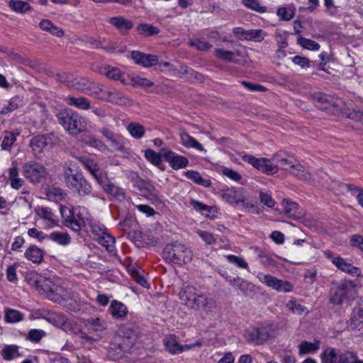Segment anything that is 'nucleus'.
Listing matches in <instances>:
<instances>
[{
	"label": "nucleus",
	"mask_w": 363,
	"mask_h": 363,
	"mask_svg": "<svg viewBox=\"0 0 363 363\" xmlns=\"http://www.w3.org/2000/svg\"><path fill=\"white\" fill-rule=\"evenodd\" d=\"M181 302L188 308L199 311L202 308L204 311H211L216 308V301L208 298L206 294L199 291L193 286H186L179 292Z\"/></svg>",
	"instance_id": "f257e3e1"
},
{
	"label": "nucleus",
	"mask_w": 363,
	"mask_h": 363,
	"mask_svg": "<svg viewBox=\"0 0 363 363\" xmlns=\"http://www.w3.org/2000/svg\"><path fill=\"white\" fill-rule=\"evenodd\" d=\"M57 118L64 129L72 135L81 133L87 125L86 119L81 114L70 108L61 110Z\"/></svg>",
	"instance_id": "f03ea898"
},
{
	"label": "nucleus",
	"mask_w": 363,
	"mask_h": 363,
	"mask_svg": "<svg viewBox=\"0 0 363 363\" xmlns=\"http://www.w3.org/2000/svg\"><path fill=\"white\" fill-rule=\"evenodd\" d=\"M43 318L50 323L62 329L67 333L81 335L82 338L89 339L82 331L81 326L74 320L68 318L66 315L53 312L45 311Z\"/></svg>",
	"instance_id": "7ed1b4c3"
},
{
	"label": "nucleus",
	"mask_w": 363,
	"mask_h": 363,
	"mask_svg": "<svg viewBox=\"0 0 363 363\" xmlns=\"http://www.w3.org/2000/svg\"><path fill=\"white\" fill-rule=\"evenodd\" d=\"M64 179L66 186L81 196L89 195L91 192V186L87 180L69 166L65 167Z\"/></svg>",
	"instance_id": "20e7f679"
},
{
	"label": "nucleus",
	"mask_w": 363,
	"mask_h": 363,
	"mask_svg": "<svg viewBox=\"0 0 363 363\" xmlns=\"http://www.w3.org/2000/svg\"><path fill=\"white\" fill-rule=\"evenodd\" d=\"M163 255L167 260L177 264H186L192 259L191 250L186 245L177 242L167 245Z\"/></svg>",
	"instance_id": "39448f33"
},
{
	"label": "nucleus",
	"mask_w": 363,
	"mask_h": 363,
	"mask_svg": "<svg viewBox=\"0 0 363 363\" xmlns=\"http://www.w3.org/2000/svg\"><path fill=\"white\" fill-rule=\"evenodd\" d=\"M355 294V286L350 280H342L333 284L329 302L333 305H341L344 301L352 298Z\"/></svg>",
	"instance_id": "423d86ee"
},
{
	"label": "nucleus",
	"mask_w": 363,
	"mask_h": 363,
	"mask_svg": "<svg viewBox=\"0 0 363 363\" xmlns=\"http://www.w3.org/2000/svg\"><path fill=\"white\" fill-rule=\"evenodd\" d=\"M99 132L108 141L111 152H119L124 157L129 154L130 143L123 136L114 133L107 128H101Z\"/></svg>",
	"instance_id": "0eeeda50"
},
{
	"label": "nucleus",
	"mask_w": 363,
	"mask_h": 363,
	"mask_svg": "<svg viewBox=\"0 0 363 363\" xmlns=\"http://www.w3.org/2000/svg\"><path fill=\"white\" fill-rule=\"evenodd\" d=\"M84 213H86V209L80 206L68 210L67 216H65V212L62 210V216L65 218V225L74 232H79L88 223V218L84 216Z\"/></svg>",
	"instance_id": "6e6552de"
},
{
	"label": "nucleus",
	"mask_w": 363,
	"mask_h": 363,
	"mask_svg": "<svg viewBox=\"0 0 363 363\" xmlns=\"http://www.w3.org/2000/svg\"><path fill=\"white\" fill-rule=\"evenodd\" d=\"M53 294L50 300L61 304L67 311L76 312L80 309L78 303L73 300L69 291L58 285L54 286Z\"/></svg>",
	"instance_id": "1a4fd4ad"
},
{
	"label": "nucleus",
	"mask_w": 363,
	"mask_h": 363,
	"mask_svg": "<svg viewBox=\"0 0 363 363\" xmlns=\"http://www.w3.org/2000/svg\"><path fill=\"white\" fill-rule=\"evenodd\" d=\"M72 86L78 91L100 100L105 91L101 85L84 78L75 79Z\"/></svg>",
	"instance_id": "9d476101"
},
{
	"label": "nucleus",
	"mask_w": 363,
	"mask_h": 363,
	"mask_svg": "<svg viewBox=\"0 0 363 363\" xmlns=\"http://www.w3.org/2000/svg\"><path fill=\"white\" fill-rule=\"evenodd\" d=\"M59 142V137L50 133L33 137L30 140V146L33 152L40 153L43 150L57 145Z\"/></svg>",
	"instance_id": "9b49d317"
},
{
	"label": "nucleus",
	"mask_w": 363,
	"mask_h": 363,
	"mask_svg": "<svg viewBox=\"0 0 363 363\" xmlns=\"http://www.w3.org/2000/svg\"><path fill=\"white\" fill-rule=\"evenodd\" d=\"M23 176L31 183L37 184L47 176L46 169L41 164L30 161L23 166Z\"/></svg>",
	"instance_id": "f8f14e48"
},
{
	"label": "nucleus",
	"mask_w": 363,
	"mask_h": 363,
	"mask_svg": "<svg viewBox=\"0 0 363 363\" xmlns=\"http://www.w3.org/2000/svg\"><path fill=\"white\" fill-rule=\"evenodd\" d=\"M244 162L251 164L259 172L268 175L274 174L278 172V167L274 165L270 160L264 157H255L251 155H245L242 157Z\"/></svg>",
	"instance_id": "ddd939ff"
},
{
	"label": "nucleus",
	"mask_w": 363,
	"mask_h": 363,
	"mask_svg": "<svg viewBox=\"0 0 363 363\" xmlns=\"http://www.w3.org/2000/svg\"><path fill=\"white\" fill-rule=\"evenodd\" d=\"M29 284L40 294L45 295L50 300L53 294L54 286H56L51 280L38 274H31Z\"/></svg>",
	"instance_id": "4468645a"
},
{
	"label": "nucleus",
	"mask_w": 363,
	"mask_h": 363,
	"mask_svg": "<svg viewBox=\"0 0 363 363\" xmlns=\"http://www.w3.org/2000/svg\"><path fill=\"white\" fill-rule=\"evenodd\" d=\"M260 282L279 292H290L293 290V285L288 281L279 279L270 274L260 272L257 274Z\"/></svg>",
	"instance_id": "2eb2a0df"
},
{
	"label": "nucleus",
	"mask_w": 363,
	"mask_h": 363,
	"mask_svg": "<svg viewBox=\"0 0 363 363\" xmlns=\"http://www.w3.org/2000/svg\"><path fill=\"white\" fill-rule=\"evenodd\" d=\"M161 154L164 160L169 163L173 169H183L189 164V160L186 157L177 155L169 148H162Z\"/></svg>",
	"instance_id": "dca6fc26"
},
{
	"label": "nucleus",
	"mask_w": 363,
	"mask_h": 363,
	"mask_svg": "<svg viewBox=\"0 0 363 363\" xmlns=\"http://www.w3.org/2000/svg\"><path fill=\"white\" fill-rule=\"evenodd\" d=\"M101 100L119 105L128 104V99L123 94L113 88L105 89Z\"/></svg>",
	"instance_id": "f3484780"
},
{
	"label": "nucleus",
	"mask_w": 363,
	"mask_h": 363,
	"mask_svg": "<svg viewBox=\"0 0 363 363\" xmlns=\"http://www.w3.org/2000/svg\"><path fill=\"white\" fill-rule=\"evenodd\" d=\"M100 74L113 80H120L124 84H128V80L125 79L124 73L119 68L108 65H104L99 68Z\"/></svg>",
	"instance_id": "a211bd4d"
},
{
	"label": "nucleus",
	"mask_w": 363,
	"mask_h": 363,
	"mask_svg": "<svg viewBox=\"0 0 363 363\" xmlns=\"http://www.w3.org/2000/svg\"><path fill=\"white\" fill-rule=\"evenodd\" d=\"M221 197L223 200L232 204H239L240 203H244V201H245L243 190L240 188L228 189L222 192Z\"/></svg>",
	"instance_id": "6ab92c4d"
},
{
	"label": "nucleus",
	"mask_w": 363,
	"mask_h": 363,
	"mask_svg": "<svg viewBox=\"0 0 363 363\" xmlns=\"http://www.w3.org/2000/svg\"><path fill=\"white\" fill-rule=\"evenodd\" d=\"M350 325L353 328L363 326V299L360 298L353 308L350 315Z\"/></svg>",
	"instance_id": "aec40b11"
},
{
	"label": "nucleus",
	"mask_w": 363,
	"mask_h": 363,
	"mask_svg": "<svg viewBox=\"0 0 363 363\" xmlns=\"http://www.w3.org/2000/svg\"><path fill=\"white\" fill-rule=\"evenodd\" d=\"M108 311L116 319H123L128 314L127 307L122 302L116 300L111 302Z\"/></svg>",
	"instance_id": "412c9836"
},
{
	"label": "nucleus",
	"mask_w": 363,
	"mask_h": 363,
	"mask_svg": "<svg viewBox=\"0 0 363 363\" xmlns=\"http://www.w3.org/2000/svg\"><path fill=\"white\" fill-rule=\"evenodd\" d=\"M79 161L84 165V167L94 176V177L99 182L101 174L98 167L97 164L91 159L86 156H82L77 157Z\"/></svg>",
	"instance_id": "4be33fe9"
},
{
	"label": "nucleus",
	"mask_w": 363,
	"mask_h": 363,
	"mask_svg": "<svg viewBox=\"0 0 363 363\" xmlns=\"http://www.w3.org/2000/svg\"><path fill=\"white\" fill-rule=\"evenodd\" d=\"M65 101L69 106H74L80 110L85 111L91 108L89 100L84 96H68L65 98Z\"/></svg>",
	"instance_id": "5701e85b"
},
{
	"label": "nucleus",
	"mask_w": 363,
	"mask_h": 363,
	"mask_svg": "<svg viewBox=\"0 0 363 363\" xmlns=\"http://www.w3.org/2000/svg\"><path fill=\"white\" fill-rule=\"evenodd\" d=\"M24 255L33 263L40 264L43 261L44 252L38 247L31 245L26 250Z\"/></svg>",
	"instance_id": "b1692460"
},
{
	"label": "nucleus",
	"mask_w": 363,
	"mask_h": 363,
	"mask_svg": "<svg viewBox=\"0 0 363 363\" xmlns=\"http://www.w3.org/2000/svg\"><path fill=\"white\" fill-rule=\"evenodd\" d=\"M104 190L109 195L110 199L114 201H123L125 198V194L121 188L111 183L104 186Z\"/></svg>",
	"instance_id": "393cba45"
},
{
	"label": "nucleus",
	"mask_w": 363,
	"mask_h": 363,
	"mask_svg": "<svg viewBox=\"0 0 363 363\" xmlns=\"http://www.w3.org/2000/svg\"><path fill=\"white\" fill-rule=\"evenodd\" d=\"M164 344L166 349L172 354H179L185 350V345H179L174 335L167 336L164 339Z\"/></svg>",
	"instance_id": "a878e982"
},
{
	"label": "nucleus",
	"mask_w": 363,
	"mask_h": 363,
	"mask_svg": "<svg viewBox=\"0 0 363 363\" xmlns=\"http://www.w3.org/2000/svg\"><path fill=\"white\" fill-rule=\"evenodd\" d=\"M312 97L320 108H328L330 106H338L337 102L333 101V97L323 93H315Z\"/></svg>",
	"instance_id": "bb28decb"
},
{
	"label": "nucleus",
	"mask_w": 363,
	"mask_h": 363,
	"mask_svg": "<svg viewBox=\"0 0 363 363\" xmlns=\"http://www.w3.org/2000/svg\"><path fill=\"white\" fill-rule=\"evenodd\" d=\"M180 143L182 145L187 148H194L199 151H203L204 149L202 145L199 143L195 138L185 132H182L179 134Z\"/></svg>",
	"instance_id": "cd10ccee"
},
{
	"label": "nucleus",
	"mask_w": 363,
	"mask_h": 363,
	"mask_svg": "<svg viewBox=\"0 0 363 363\" xmlns=\"http://www.w3.org/2000/svg\"><path fill=\"white\" fill-rule=\"evenodd\" d=\"M320 342L315 340L313 342L303 341L298 345V353L300 355L313 354L320 348Z\"/></svg>",
	"instance_id": "c85d7f7f"
},
{
	"label": "nucleus",
	"mask_w": 363,
	"mask_h": 363,
	"mask_svg": "<svg viewBox=\"0 0 363 363\" xmlns=\"http://www.w3.org/2000/svg\"><path fill=\"white\" fill-rule=\"evenodd\" d=\"M158 62L159 59L157 55L138 52V65L144 67H150L156 65Z\"/></svg>",
	"instance_id": "c756f323"
},
{
	"label": "nucleus",
	"mask_w": 363,
	"mask_h": 363,
	"mask_svg": "<svg viewBox=\"0 0 363 363\" xmlns=\"http://www.w3.org/2000/svg\"><path fill=\"white\" fill-rule=\"evenodd\" d=\"M320 357L322 363H340V351L329 347L322 352Z\"/></svg>",
	"instance_id": "7c9ffc66"
},
{
	"label": "nucleus",
	"mask_w": 363,
	"mask_h": 363,
	"mask_svg": "<svg viewBox=\"0 0 363 363\" xmlns=\"http://www.w3.org/2000/svg\"><path fill=\"white\" fill-rule=\"evenodd\" d=\"M214 55L216 57L220 60L229 62H236L235 55H240V53L239 51H237L235 53L233 51L226 50L222 48H216L214 50Z\"/></svg>",
	"instance_id": "2f4dec72"
},
{
	"label": "nucleus",
	"mask_w": 363,
	"mask_h": 363,
	"mask_svg": "<svg viewBox=\"0 0 363 363\" xmlns=\"http://www.w3.org/2000/svg\"><path fill=\"white\" fill-rule=\"evenodd\" d=\"M334 265L342 272L350 274H358L359 272L358 267L352 265L341 257H340L336 262H334Z\"/></svg>",
	"instance_id": "473e14b6"
},
{
	"label": "nucleus",
	"mask_w": 363,
	"mask_h": 363,
	"mask_svg": "<svg viewBox=\"0 0 363 363\" xmlns=\"http://www.w3.org/2000/svg\"><path fill=\"white\" fill-rule=\"evenodd\" d=\"M108 22L119 30H130L133 27V23L122 16L112 17Z\"/></svg>",
	"instance_id": "72a5a7b5"
},
{
	"label": "nucleus",
	"mask_w": 363,
	"mask_h": 363,
	"mask_svg": "<svg viewBox=\"0 0 363 363\" xmlns=\"http://www.w3.org/2000/svg\"><path fill=\"white\" fill-rule=\"evenodd\" d=\"M9 179L11 183V186L13 189H18L24 184V179L19 177L18 169L17 167L13 166L9 169Z\"/></svg>",
	"instance_id": "f704fd0d"
},
{
	"label": "nucleus",
	"mask_w": 363,
	"mask_h": 363,
	"mask_svg": "<svg viewBox=\"0 0 363 363\" xmlns=\"http://www.w3.org/2000/svg\"><path fill=\"white\" fill-rule=\"evenodd\" d=\"M138 194L147 199H151L154 196V187L149 183H146L144 180L138 179Z\"/></svg>",
	"instance_id": "c9c22d12"
},
{
	"label": "nucleus",
	"mask_w": 363,
	"mask_h": 363,
	"mask_svg": "<svg viewBox=\"0 0 363 363\" xmlns=\"http://www.w3.org/2000/svg\"><path fill=\"white\" fill-rule=\"evenodd\" d=\"M46 237L61 245H67L71 242V238L67 233L52 232L49 235H47Z\"/></svg>",
	"instance_id": "e433bc0d"
},
{
	"label": "nucleus",
	"mask_w": 363,
	"mask_h": 363,
	"mask_svg": "<svg viewBox=\"0 0 363 363\" xmlns=\"http://www.w3.org/2000/svg\"><path fill=\"white\" fill-rule=\"evenodd\" d=\"M98 242L102 245L111 255H116L115 238L109 233H107L104 237H100Z\"/></svg>",
	"instance_id": "4c0bfd02"
},
{
	"label": "nucleus",
	"mask_w": 363,
	"mask_h": 363,
	"mask_svg": "<svg viewBox=\"0 0 363 363\" xmlns=\"http://www.w3.org/2000/svg\"><path fill=\"white\" fill-rule=\"evenodd\" d=\"M1 355L6 360H12L21 356L19 347L14 345H6L1 351Z\"/></svg>",
	"instance_id": "58836bf2"
},
{
	"label": "nucleus",
	"mask_w": 363,
	"mask_h": 363,
	"mask_svg": "<svg viewBox=\"0 0 363 363\" xmlns=\"http://www.w3.org/2000/svg\"><path fill=\"white\" fill-rule=\"evenodd\" d=\"M184 174L189 179L205 187L209 186L211 184L210 180L204 179L198 172L188 170L184 172Z\"/></svg>",
	"instance_id": "ea45409f"
},
{
	"label": "nucleus",
	"mask_w": 363,
	"mask_h": 363,
	"mask_svg": "<svg viewBox=\"0 0 363 363\" xmlns=\"http://www.w3.org/2000/svg\"><path fill=\"white\" fill-rule=\"evenodd\" d=\"M37 214L43 220L48 222L50 225L56 224V217L51 209L48 207H40L36 210Z\"/></svg>",
	"instance_id": "a19ab883"
},
{
	"label": "nucleus",
	"mask_w": 363,
	"mask_h": 363,
	"mask_svg": "<svg viewBox=\"0 0 363 363\" xmlns=\"http://www.w3.org/2000/svg\"><path fill=\"white\" fill-rule=\"evenodd\" d=\"M257 330V334L259 337V342L262 345L266 342L272 335V328L269 324H262L259 327H255Z\"/></svg>",
	"instance_id": "79ce46f5"
},
{
	"label": "nucleus",
	"mask_w": 363,
	"mask_h": 363,
	"mask_svg": "<svg viewBox=\"0 0 363 363\" xmlns=\"http://www.w3.org/2000/svg\"><path fill=\"white\" fill-rule=\"evenodd\" d=\"M291 167L292 174L298 179L304 181H309L311 179V174L306 170L303 165L297 164L296 165H292Z\"/></svg>",
	"instance_id": "37998d69"
},
{
	"label": "nucleus",
	"mask_w": 363,
	"mask_h": 363,
	"mask_svg": "<svg viewBox=\"0 0 363 363\" xmlns=\"http://www.w3.org/2000/svg\"><path fill=\"white\" fill-rule=\"evenodd\" d=\"M24 315L15 309H7L5 311L4 319L6 323H15L21 321Z\"/></svg>",
	"instance_id": "c03bdc74"
},
{
	"label": "nucleus",
	"mask_w": 363,
	"mask_h": 363,
	"mask_svg": "<svg viewBox=\"0 0 363 363\" xmlns=\"http://www.w3.org/2000/svg\"><path fill=\"white\" fill-rule=\"evenodd\" d=\"M138 32L145 37L156 35L160 33V29L152 25L140 24L138 26Z\"/></svg>",
	"instance_id": "a18cd8bd"
},
{
	"label": "nucleus",
	"mask_w": 363,
	"mask_h": 363,
	"mask_svg": "<svg viewBox=\"0 0 363 363\" xmlns=\"http://www.w3.org/2000/svg\"><path fill=\"white\" fill-rule=\"evenodd\" d=\"M266 35V32L262 29L247 30V33L245 36V40L261 42L264 40Z\"/></svg>",
	"instance_id": "49530a36"
},
{
	"label": "nucleus",
	"mask_w": 363,
	"mask_h": 363,
	"mask_svg": "<svg viewBox=\"0 0 363 363\" xmlns=\"http://www.w3.org/2000/svg\"><path fill=\"white\" fill-rule=\"evenodd\" d=\"M9 7L16 12L25 13L30 9L29 4L21 0H11Z\"/></svg>",
	"instance_id": "de8ad7c7"
},
{
	"label": "nucleus",
	"mask_w": 363,
	"mask_h": 363,
	"mask_svg": "<svg viewBox=\"0 0 363 363\" xmlns=\"http://www.w3.org/2000/svg\"><path fill=\"white\" fill-rule=\"evenodd\" d=\"M282 206L286 215L289 217L297 216L298 203L289 199H284L282 201Z\"/></svg>",
	"instance_id": "09e8293b"
},
{
	"label": "nucleus",
	"mask_w": 363,
	"mask_h": 363,
	"mask_svg": "<svg viewBox=\"0 0 363 363\" xmlns=\"http://www.w3.org/2000/svg\"><path fill=\"white\" fill-rule=\"evenodd\" d=\"M87 325L90 330L94 332L101 331L106 328V323L100 318H91L87 320Z\"/></svg>",
	"instance_id": "8fccbe9b"
},
{
	"label": "nucleus",
	"mask_w": 363,
	"mask_h": 363,
	"mask_svg": "<svg viewBox=\"0 0 363 363\" xmlns=\"http://www.w3.org/2000/svg\"><path fill=\"white\" fill-rule=\"evenodd\" d=\"M21 103L22 100L19 97H13L9 101L8 105L2 108V110L0 111V113L2 115H5L11 111H13L21 105Z\"/></svg>",
	"instance_id": "3c124183"
},
{
	"label": "nucleus",
	"mask_w": 363,
	"mask_h": 363,
	"mask_svg": "<svg viewBox=\"0 0 363 363\" xmlns=\"http://www.w3.org/2000/svg\"><path fill=\"white\" fill-rule=\"evenodd\" d=\"M190 205L193 207L194 210L201 213L202 214H205L206 216H208L213 209L212 206H207L202 202L199 201L191 199Z\"/></svg>",
	"instance_id": "603ef678"
},
{
	"label": "nucleus",
	"mask_w": 363,
	"mask_h": 363,
	"mask_svg": "<svg viewBox=\"0 0 363 363\" xmlns=\"http://www.w3.org/2000/svg\"><path fill=\"white\" fill-rule=\"evenodd\" d=\"M47 196L50 200L60 201L65 198L67 194L60 188L53 187L48 190Z\"/></svg>",
	"instance_id": "864d4df0"
},
{
	"label": "nucleus",
	"mask_w": 363,
	"mask_h": 363,
	"mask_svg": "<svg viewBox=\"0 0 363 363\" xmlns=\"http://www.w3.org/2000/svg\"><path fill=\"white\" fill-rule=\"evenodd\" d=\"M89 225L91 228V232L96 241L99 240L100 237H104V235L107 233L106 228L103 225L97 223H89Z\"/></svg>",
	"instance_id": "5fc2aeb1"
},
{
	"label": "nucleus",
	"mask_w": 363,
	"mask_h": 363,
	"mask_svg": "<svg viewBox=\"0 0 363 363\" xmlns=\"http://www.w3.org/2000/svg\"><path fill=\"white\" fill-rule=\"evenodd\" d=\"M286 307L294 313H296L298 315L307 313L308 311L306 306L300 303H298L296 301L293 300H291L287 303Z\"/></svg>",
	"instance_id": "6e6d98bb"
},
{
	"label": "nucleus",
	"mask_w": 363,
	"mask_h": 363,
	"mask_svg": "<svg viewBox=\"0 0 363 363\" xmlns=\"http://www.w3.org/2000/svg\"><path fill=\"white\" fill-rule=\"evenodd\" d=\"M242 4L247 8L260 13H263L267 11V7L261 6L258 0H242Z\"/></svg>",
	"instance_id": "4d7b16f0"
},
{
	"label": "nucleus",
	"mask_w": 363,
	"mask_h": 363,
	"mask_svg": "<svg viewBox=\"0 0 363 363\" xmlns=\"http://www.w3.org/2000/svg\"><path fill=\"white\" fill-rule=\"evenodd\" d=\"M162 154L157 153L155 151L147 149L145 152V158L155 166H159L162 162Z\"/></svg>",
	"instance_id": "13d9d810"
},
{
	"label": "nucleus",
	"mask_w": 363,
	"mask_h": 363,
	"mask_svg": "<svg viewBox=\"0 0 363 363\" xmlns=\"http://www.w3.org/2000/svg\"><path fill=\"white\" fill-rule=\"evenodd\" d=\"M298 43L301 45L303 48L310 50H318L320 49V45L318 43L303 37L298 38Z\"/></svg>",
	"instance_id": "bf43d9fd"
},
{
	"label": "nucleus",
	"mask_w": 363,
	"mask_h": 363,
	"mask_svg": "<svg viewBox=\"0 0 363 363\" xmlns=\"http://www.w3.org/2000/svg\"><path fill=\"white\" fill-rule=\"evenodd\" d=\"M46 333L40 329H32L27 335L26 339L32 342H39L45 336Z\"/></svg>",
	"instance_id": "052dcab7"
},
{
	"label": "nucleus",
	"mask_w": 363,
	"mask_h": 363,
	"mask_svg": "<svg viewBox=\"0 0 363 363\" xmlns=\"http://www.w3.org/2000/svg\"><path fill=\"white\" fill-rule=\"evenodd\" d=\"M16 135L12 132H5L1 147L3 150H9L16 141Z\"/></svg>",
	"instance_id": "680f3d73"
},
{
	"label": "nucleus",
	"mask_w": 363,
	"mask_h": 363,
	"mask_svg": "<svg viewBox=\"0 0 363 363\" xmlns=\"http://www.w3.org/2000/svg\"><path fill=\"white\" fill-rule=\"evenodd\" d=\"M357 356L350 351H340V363H356Z\"/></svg>",
	"instance_id": "e2e57ef3"
},
{
	"label": "nucleus",
	"mask_w": 363,
	"mask_h": 363,
	"mask_svg": "<svg viewBox=\"0 0 363 363\" xmlns=\"http://www.w3.org/2000/svg\"><path fill=\"white\" fill-rule=\"evenodd\" d=\"M220 171L223 175L227 177L230 179L237 182H240L242 177L238 172L225 167H221Z\"/></svg>",
	"instance_id": "0e129e2a"
},
{
	"label": "nucleus",
	"mask_w": 363,
	"mask_h": 363,
	"mask_svg": "<svg viewBox=\"0 0 363 363\" xmlns=\"http://www.w3.org/2000/svg\"><path fill=\"white\" fill-rule=\"evenodd\" d=\"M257 333V330L255 328H250L245 331V337L248 342L261 345Z\"/></svg>",
	"instance_id": "69168bd1"
},
{
	"label": "nucleus",
	"mask_w": 363,
	"mask_h": 363,
	"mask_svg": "<svg viewBox=\"0 0 363 363\" xmlns=\"http://www.w3.org/2000/svg\"><path fill=\"white\" fill-rule=\"evenodd\" d=\"M227 260L232 264L237 265L238 267L242 269H248L247 262L242 258L233 255H228L226 256Z\"/></svg>",
	"instance_id": "338daca9"
},
{
	"label": "nucleus",
	"mask_w": 363,
	"mask_h": 363,
	"mask_svg": "<svg viewBox=\"0 0 363 363\" xmlns=\"http://www.w3.org/2000/svg\"><path fill=\"white\" fill-rule=\"evenodd\" d=\"M177 74L182 77L185 75L189 74L190 76L194 75L195 78L197 79H200L201 78V75L196 72L194 70H193L191 68H189L186 65H180L179 69H177Z\"/></svg>",
	"instance_id": "774afa93"
}]
</instances>
